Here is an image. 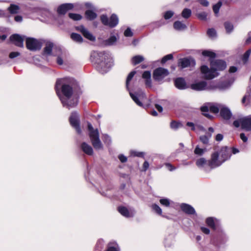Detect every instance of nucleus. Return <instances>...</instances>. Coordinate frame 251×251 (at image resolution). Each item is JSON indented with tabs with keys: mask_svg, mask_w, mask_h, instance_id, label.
Listing matches in <instances>:
<instances>
[{
	"mask_svg": "<svg viewBox=\"0 0 251 251\" xmlns=\"http://www.w3.org/2000/svg\"><path fill=\"white\" fill-rule=\"evenodd\" d=\"M68 78L59 79L56 81L55 89L56 93L59 97L64 106H66L69 109L76 106L78 102V98L73 94L72 88L70 85L65 83ZM69 81H71L69 78Z\"/></svg>",
	"mask_w": 251,
	"mask_h": 251,
	"instance_id": "nucleus-1",
	"label": "nucleus"
},
{
	"mask_svg": "<svg viewBox=\"0 0 251 251\" xmlns=\"http://www.w3.org/2000/svg\"><path fill=\"white\" fill-rule=\"evenodd\" d=\"M91 60L97 64V70L101 74L108 72L113 63L110 55L105 51H92L91 54Z\"/></svg>",
	"mask_w": 251,
	"mask_h": 251,
	"instance_id": "nucleus-2",
	"label": "nucleus"
},
{
	"mask_svg": "<svg viewBox=\"0 0 251 251\" xmlns=\"http://www.w3.org/2000/svg\"><path fill=\"white\" fill-rule=\"evenodd\" d=\"M89 136L94 148L97 150L103 149L102 144L99 138V133L98 129H94L92 125L88 123Z\"/></svg>",
	"mask_w": 251,
	"mask_h": 251,
	"instance_id": "nucleus-3",
	"label": "nucleus"
},
{
	"mask_svg": "<svg viewBox=\"0 0 251 251\" xmlns=\"http://www.w3.org/2000/svg\"><path fill=\"white\" fill-rule=\"evenodd\" d=\"M233 124L236 127L241 126L246 131H251V115L241 118L234 121Z\"/></svg>",
	"mask_w": 251,
	"mask_h": 251,
	"instance_id": "nucleus-4",
	"label": "nucleus"
},
{
	"mask_svg": "<svg viewBox=\"0 0 251 251\" xmlns=\"http://www.w3.org/2000/svg\"><path fill=\"white\" fill-rule=\"evenodd\" d=\"M222 105L219 104L215 103H207L201 107V110L203 112V114L209 119L212 118V116L208 113V111L217 113L219 112V110L221 109Z\"/></svg>",
	"mask_w": 251,
	"mask_h": 251,
	"instance_id": "nucleus-5",
	"label": "nucleus"
},
{
	"mask_svg": "<svg viewBox=\"0 0 251 251\" xmlns=\"http://www.w3.org/2000/svg\"><path fill=\"white\" fill-rule=\"evenodd\" d=\"M129 95L134 101L139 106H143V103H146L147 98L145 94L142 91L132 93L129 91Z\"/></svg>",
	"mask_w": 251,
	"mask_h": 251,
	"instance_id": "nucleus-6",
	"label": "nucleus"
},
{
	"mask_svg": "<svg viewBox=\"0 0 251 251\" xmlns=\"http://www.w3.org/2000/svg\"><path fill=\"white\" fill-rule=\"evenodd\" d=\"M100 20L104 25H107L110 27L116 26L119 23V19L115 14H113L109 19L106 15H102L100 16Z\"/></svg>",
	"mask_w": 251,
	"mask_h": 251,
	"instance_id": "nucleus-7",
	"label": "nucleus"
},
{
	"mask_svg": "<svg viewBox=\"0 0 251 251\" xmlns=\"http://www.w3.org/2000/svg\"><path fill=\"white\" fill-rule=\"evenodd\" d=\"M201 73L203 75V77L206 79H212L214 77L218 76L219 73L211 69V65L210 64V69L206 65H202L201 68Z\"/></svg>",
	"mask_w": 251,
	"mask_h": 251,
	"instance_id": "nucleus-8",
	"label": "nucleus"
},
{
	"mask_svg": "<svg viewBox=\"0 0 251 251\" xmlns=\"http://www.w3.org/2000/svg\"><path fill=\"white\" fill-rule=\"evenodd\" d=\"M190 88L195 91H200L204 90H213L217 88L216 86H207V83L204 81L197 82L191 85Z\"/></svg>",
	"mask_w": 251,
	"mask_h": 251,
	"instance_id": "nucleus-9",
	"label": "nucleus"
},
{
	"mask_svg": "<svg viewBox=\"0 0 251 251\" xmlns=\"http://www.w3.org/2000/svg\"><path fill=\"white\" fill-rule=\"evenodd\" d=\"M26 46L30 50L35 51L41 48V42L33 38H27L26 39Z\"/></svg>",
	"mask_w": 251,
	"mask_h": 251,
	"instance_id": "nucleus-10",
	"label": "nucleus"
},
{
	"mask_svg": "<svg viewBox=\"0 0 251 251\" xmlns=\"http://www.w3.org/2000/svg\"><path fill=\"white\" fill-rule=\"evenodd\" d=\"M168 75L169 71L168 70L160 67L156 69L153 71V78L155 80L160 81Z\"/></svg>",
	"mask_w": 251,
	"mask_h": 251,
	"instance_id": "nucleus-11",
	"label": "nucleus"
},
{
	"mask_svg": "<svg viewBox=\"0 0 251 251\" xmlns=\"http://www.w3.org/2000/svg\"><path fill=\"white\" fill-rule=\"evenodd\" d=\"M210 64L211 69H214L217 72L223 71L226 67V62L222 60H211Z\"/></svg>",
	"mask_w": 251,
	"mask_h": 251,
	"instance_id": "nucleus-12",
	"label": "nucleus"
},
{
	"mask_svg": "<svg viewBox=\"0 0 251 251\" xmlns=\"http://www.w3.org/2000/svg\"><path fill=\"white\" fill-rule=\"evenodd\" d=\"M223 163L218 152H215L211 155V159L209 161V166L214 168L220 166Z\"/></svg>",
	"mask_w": 251,
	"mask_h": 251,
	"instance_id": "nucleus-13",
	"label": "nucleus"
},
{
	"mask_svg": "<svg viewBox=\"0 0 251 251\" xmlns=\"http://www.w3.org/2000/svg\"><path fill=\"white\" fill-rule=\"evenodd\" d=\"M219 155L223 163L230 158L231 155V150L229 148L224 147L221 148Z\"/></svg>",
	"mask_w": 251,
	"mask_h": 251,
	"instance_id": "nucleus-14",
	"label": "nucleus"
},
{
	"mask_svg": "<svg viewBox=\"0 0 251 251\" xmlns=\"http://www.w3.org/2000/svg\"><path fill=\"white\" fill-rule=\"evenodd\" d=\"M78 115L75 112H73L70 117V122L72 126L75 127L77 133L81 132V129L79 127Z\"/></svg>",
	"mask_w": 251,
	"mask_h": 251,
	"instance_id": "nucleus-15",
	"label": "nucleus"
},
{
	"mask_svg": "<svg viewBox=\"0 0 251 251\" xmlns=\"http://www.w3.org/2000/svg\"><path fill=\"white\" fill-rule=\"evenodd\" d=\"M195 65V60L192 58H184L179 59L178 61V65L182 68H186L189 66H193Z\"/></svg>",
	"mask_w": 251,
	"mask_h": 251,
	"instance_id": "nucleus-16",
	"label": "nucleus"
},
{
	"mask_svg": "<svg viewBox=\"0 0 251 251\" xmlns=\"http://www.w3.org/2000/svg\"><path fill=\"white\" fill-rule=\"evenodd\" d=\"M25 37L21 36L19 34H13L10 36L11 41L17 46L23 47Z\"/></svg>",
	"mask_w": 251,
	"mask_h": 251,
	"instance_id": "nucleus-17",
	"label": "nucleus"
},
{
	"mask_svg": "<svg viewBox=\"0 0 251 251\" xmlns=\"http://www.w3.org/2000/svg\"><path fill=\"white\" fill-rule=\"evenodd\" d=\"M118 211L121 215L126 218L132 217L135 213V211L133 209L130 208V209H128L125 206L119 207Z\"/></svg>",
	"mask_w": 251,
	"mask_h": 251,
	"instance_id": "nucleus-18",
	"label": "nucleus"
},
{
	"mask_svg": "<svg viewBox=\"0 0 251 251\" xmlns=\"http://www.w3.org/2000/svg\"><path fill=\"white\" fill-rule=\"evenodd\" d=\"M76 29L82 33L85 38L90 41H94L95 40V37L83 25L76 27Z\"/></svg>",
	"mask_w": 251,
	"mask_h": 251,
	"instance_id": "nucleus-19",
	"label": "nucleus"
},
{
	"mask_svg": "<svg viewBox=\"0 0 251 251\" xmlns=\"http://www.w3.org/2000/svg\"><path fill=\"white\" fill-rule=\"evenodd\" d=\"M74 5L72 3H64L60 5L57 9L59 14H65L68 10L73 8Z\"/></svg>",
	"mask_w": 251,
	"mask_h": 251,
	"instance_id": "nucleus-20",
	"label": "nucleus"
},
{
	"mask_svg": "<svg viewBox=\"0 0 251 251\" xmlns=\"http://www.w3.org/2000/svg\"><path fill=\"white\" fill-rule=\"evenodd\" d=\"M176 87L179 89H185L187 88L185 80L181 77H179L175 80Z\"/></svg>",
	"mask_w": 251,
	"mask_h": 251,
	"instance_id": "nucleus-21",
	"label": "nucleus"
},
{
	"mask_svg": "<svg viewBox=\"0 0 251 251\" xmlns=\"http://www.w3.org/2000/svg\"><path fill=\"white\" fill-rule=\"evenodd\" d=\"M81 149L85 153L88 155H92L93 154V148L90 145L85 142H83L81 144Z\"/></svg>",
	"mask_w": 251,
	"mask_h": 251,
	"instance_id": "nucleus-22",
	"label": "nucleus"
},
{
	"mask_svg": "<svg viewBox=\"0 0 251 251\" xmlns=\"http://www.w3.org/2000/svg\"><path fill=\"white\" fill-rule=\"evenodd\" d=\"M220 114L224 119L226 120L229 119L231 116L230 110L228 108L222 106L220 109Z\"/></svg>",
	"mask_w": 251,
	"mask_h": 251,
	"instance_id": "nucleus-23",
	"label": "nucleus"
},
{
	"mask_svg": "<svg viewBox=\"0 0 251 251\" xmlns=\"http://www.w3.org/2000/svg\"><path fill=\"white\" fill-rule=\"evenodd\" d=\"M180 207L182 210L187 214H193L195 213L194 208L190 205L182 203L180 205Z\"/></svg>",
	"mask_w": 251,
	"mask_h": 251,
	"instance_id": "nucleus-24",
	"label": "nucleus"
},
{
	"mask_svg": "<svg viewBox=\"0 0 251 251\" xmlns=\"http://www.w3.org/2000/svg\"><path fill=\"white\" fill-rule=\"evenodd\" d=\"M242 103L245 105L251 103V86H250V89L248 90L247 94L243 98Z\"/></svg>",
	"mask_w": 251,
	"mask_h": 251,
	"instance_id": "nucleus-25",
	"label": "nucleus"
},
{
	"mask_svg": "<svg viewBox=\"0 0 251 251\" xmlns=\"http://www.w3.org/2000/svg\"><path fill=\"white\" fill-rule=\"evenodd\" d=\"M142 77L145 79L146 85L148 87H151V74L150 71H145L142 75Z\"/></svg>",
	"mask_w": 251,
	"mask_h": 251,
	"instance_id": "nucleus-26",
	"label": "nucleus"
},
{
	"mask_svg": "<svg viewBox=\"0 0 251 251\" xmlns=\"http://www.w3.org/2000/svg\"><path fill=\"white\" fill-rule=\"evenodd\" d=\"M105 251H120V248L116 242H110L107 245Z\"/></svg>",
	"mask_w": 251,
	"mask_h": 251,
	"instance_id": "nucleus-27",
	"label": "nucleus"
},
{
	"mask_svg": "<svg viewBox=\"0 0 251 251\" xmlns=\"http://www.w3.org/2000/svg\"><path fill=\"white\" fill-rule=\"evenodd\" d=\"M174 27L177 30H183L186 28V26L180 21H176L174 24Z\"/></svg>",
	"mask_w": 251,
	"mask_h": 251,
	"instance_id": "nucleus-28",
	"label": "nucleus"
},
{
	"mask_svg": "<svg viewBox=\"0 0 251 251\" xmlns=\"http://www.w3.org/2000/svg\"><path fill=\"white\" fill-rule=\"evenodd\" d=\"M53 47V44L52 43L50 42H47L44 49V53L47 55H50L51 53Z\"/></svg>",
	"mask_w": 251,
	"mask_h": 251,
	"instance_id": "nucleus-29",
	"label": "nucleus"
},
{
	"mask_svg": "<svg viewBox=\"0 0 251 251\" xmlns=\"http://www.w3.org/2000/svg\"><path fill=\"white\" fill-rule=\"evenodd\" d=\"M85 15H86V18L88 20H91V21L95 19L97 17V14L95 12H94L91 10H87L85 12Z\"/></svg>",
	"mask_w": 251,
	"mask_h": 251,
	"instance_id": "nucleus-30",
	"label": "nucleus"
},
{
	"mask_svg": "<svg viewBox=\"0 0 251 251\" xmlns=\"http://www.w3.org/2000/svg\"><path fill=\"white\" fill-rule=\"evenodd\" d=\"M144 59V58L143 56L136 55L132 58L131 62L134 65H135L143 61Z\"/></svg>",
	"mask_w": 251,
	"mask_h": 251,
	"instance_id": "nucleus-31",
	"label": "nucleus"
},
{
	"mask_svg": "<svg viewBox=\"0 0 251 251\" xmlns=\"http://www.w3.org/2000/svg\"><path fill=\"white\" fill-rule=\"evenodd\" d=\"M71 37L73 40L77 43H82L83 41V38L81 36L78 34L73 33L71 35Z\"/></svg>",
	"mask_w": 251,
	"mask_h": 251,
	"instance_id": "nucleus-32",
	"label": "nucleus"
},
{
	"mask_svg": "<svg viewBox=\"0 0 251 251\" xmlns=\"http://www.w3.org/2000/svg\"><path fill=\"white\" fill-rule=\"evenodd\" d=\"M20 7L19 6L11 4L8 8V10L11 14H17L18 13Z\"/></svg>",
	"mask_w": 251,
	"mask_h": 251,
	"instance_id": "nucleus-33",
	"label": "nucleus"
},
{
	"mask_svg": "<svg viewBox=\"0 0 251 251\" xmlns=\"http://www.w3.org/2000/svg\"><path fill=\"white\" fill-rule=\"evenodd\" d=\"M182 126L183 125L180 122H177L176 121H172L170 123V127L174 130H177Z\"/></svg>",
	"mask_w": 251,
	"mask_h": 251,
	"instance_id": "nucleus-34",
	"label": "nucleus"
},
{
	"mask_svg": "<svg viewBox=\"0 0 251 251\" xmlns=\"http://www.w3.org/2000/svg\"><path fill=\"white\" fill-rule=\"evenodd\" d=\"M216 220V219H215L212 217H209L207 218L206 222L209 226L213 228H215V223Z\"/></svg>",
	"mask_w": 251,
	"mask_h": 251,
	"instance_id": "nucleus-35",
	"label": "nucleus"
},
{
	"mask_svg": "<svg viewBox=\"0 0 251 251\" xmlns=\"http://www.w3.org/2000/svg\"><path fill=\"white\" fill-rule=\"evenodd\" d=\"M251 53V49L247 50L242 56V59L244 64H246L249 59V56Z\"/></svg>",
	"mask_w": 251,
	"mask_h": 251,
	"instance_id": "nucleus-36",
	"label": "nucleus"
},
{
	"mask_svg": "<svg viewBox=\"0 0 251 251\" xmlns=\"http://www.w3.org/2000/svg\"><path fill=\"white\" fill-rule=\"evenodd\" d=\"M202 54L203 56L209 57L210 59H213L215 57L216 54L209 50H204L202 51Z\"/></svg>",
	"mask_w": 251,
	"mask_h": 251,
	"instance_id": "nucleus-37",
	"label": "nucleus"
},
{
	"mask_svg": "<svg viewBox=\"0 0 251 251\" xmlns=\"http://www.w3.org/2000/svg\"><path fill=\"white\" fill-rule=\"evenodd\" d=\"M191 13L192 12L190 9L185 8L182 11L181 15L184 18L187 19L191 16Z\"/></svg>",
	"mask_w": 251,
	"mask_h": 251,
	"instance_id": "nucleus-38",
	"label": "nucleus"
},
{
	"mask_svg": "<svg viewBox=\"0 0 251 251\" xmlns=\"http://www.w3.org/2000/svg\"><path fill=\"white\" fill-rule=\"evenodd\" d=\"M222 5V1H219L217 3H216V4L213 5V11L216 15H218L219 10H220V8L221 7Z\"/></svg>",
	"mask_w": 251,
	"mask_h": 251,
	"instance_id": "nucleus-39",
	"label": "nucleus"
},
{
	"mask_svg": "<svg viewBox=\"0 0 251 251\" xmlns=\"http://www.w3.org/2000/svg\"><path fill=\"white\" fill-rule=\"evenodd\" d=\"M135 73L136 72L135 71H132L129 73L127 77L126 81V87L128 90H129L128 85L129 81L132 79Z\"/></svg>",
	"mask_w": 251,
	"mask_h": 251,
	"instance_id": "nucleus-40",
	"label": "nucleus"
},
{
	"mask_svg": "<svg viewBox=\"0 0 251 251\" xmlns=\"http://www.w3.org/2000/svg\"><path fill=\"white\" fill-rule=\"evenodd\" d=\"M211 136V134L209 135V137L206 135H202L200 137V140L203 144L207 145L209 142V139Z\"/></svg>",
	"mask_w": 251,
	"mask_h": 251,
	"instance_id": "nucleus-41",
	"label": "nucleus"
},
{
	"mask_svg": "<svg viewBox=\"0 0 251 251\" xmlns=\"http://www.w3.org/2000/svg\"><path fill=\"white\" fill-rule=\"evenodd\" d=\"M225 27L226 32L228 33H230L233 29V25L229 22H226L225 23Z\"/></svg>",
	"mask_w": 251,
	"mask_h": 251,
	"instance_id": "nucleus-42",
	"label": "nucleus"
},
{
	"mask_svg": "<svg viewBox=\"0 0 251 251\" xmlns=\"http://www.w3.org/2000/svg\"><path fill=\"white\" fill-rule=\"evenodd\" d=\"M69 16L71 19L75 21H78L82 18V16L78 14L69 13Z\"/></svg>",
	"mask_w": 251,
	"mask_h": 251,
	"instance_id": "nucleus-43",
	"label": "nucleus"
},
{
	"mask_svg": "<svg viewBox=\"0 0 251 251\" xmlns=\"http://www.w3.org/2000/svg\"><path fill=\"white\" fill-rule=\"evenodd\" d=\"M152 209L158 215H162V210L160 207L156 204H153L152 205Z\"/></svg>",
	"mask_w": 251,
	"mask_h": 251,
	"instance_id": "nucleus-44",
	"label": "nucleus"
},
{
	"mask_svg": "<svg viewBox=\"0 0 251 251\" xmlns=\"http://www.w3.org/2000/svg\"><path fill=\"white\" fill-rule=\"evenodd\" d=\"M117 41V38L115 36H111L106 41V44L108 45H114Z\"/></svg>",
	"mask_w": 251,
	"mask_h": 251,
	"instance_id": "nucleus-45",
	"label": "nucleus"
},
{
	"mask_svg": "<svg viewBox=\"0 0 251 251\" xmlns=\"http://www.w3.org/2000/svg\"><path fill=\"white\" fill-rule=\"evenodd\" d=\"M206 163V160L204 158H201L198 159L196 161V165L199 167H203V165Z\"/></svg>",
	"mask_w": 251,
	"mask_h": 251,
	"instance_id": "nucleus-46",
	"label": "nucleus"
},
{
	"mask_svg": "<svg viewBox=\"0 0 251 251\" xmlns=\"http://www.w3.org/2000/svg\"><path fill=\"white\" fill-rule=\"evenodd\" d=\"M159 201L162 205L166 207L169 206L170 204V201L168 199H161Z\"/></svg>",
	"mask_w": 251,
	"mask_h": 251,
	"instance_id": "nucleus-47",
	"label": "nucleus"
},
{
	"mask_svg": "<svg viewBox=\"0 0 251 251\" xmlns=\"http://www.w3.org/2000/svg\"><path fill=\"white\" fill-rule=\"evenodd\" d=\"M207 35L211 38H214L216 35V32L214 29L210 28L207 30Z\"/></svg>",
	"mask_w": 251,
	"mask_h": 251,
	"instance_id": "nucleus-48",
	"label": "nucleus"
},
{
	"mask_svg": "<svg viewBox=\"0 0 251 251\" xmlns=\"http://www.w3.org/2000/svg\"><path fill=\"white\" fill-rule=\"evenodd\" d=\"M103 141L104 143L107 145H109L111 142L110 137L107 134H104L103 135Z\"/></svg>",
	"mask_w": 251,
	"mask_h": 251,
	"instance_id": "nucleus-49",
	"label": "nucleus"
},
{
	"mask_svg": "<svg viewBox=\"0 0 251 251\" xmlns=\"http://www.w3.org/2000/svg\"><path fill=\"white\" fill-rule=\"evenodd\" d=\"M174 13L172 11H166L164 14V18L166 20H168L174 15Z\"/></svg>",
	"mask_w": 251,
	"mask_h": 251,
	"instance_id": "nucleus-50",
	"label": "nucleus"
},
{
	"mask_svg": "<svg viewBox=\"0 0 251 251\" xmlns=\"http://www.w3.org/2000/svg\"><path fill=\"white\" fill-rule=\"evenodd\" d=\"M130 154L132 156H134L143 157L144 154V153L143 152H138L136 151H132L130 152Z\"/></svg>",
	"mask_w": 251,
	"mask_h": 251,
	"instance_id": "nucleus-51",
	"label": "nucleus"
},
{
	"mask_svg": "<svg viewBox=\"0 0 251 251\" xmlns=\"http://www.w3.org/2000/svg\"><path fill=\"white\" fill-rule=\"evenodd\" d=\"M204 150L201 149L197 146L194 151V152L196 154L201 155L204 153Z\"/></svg>",
	"mask_w": 251,
	"mask_h": 251,
	"instance_id": "nucleus-52",
	"label": "nucleus"
},
{
	"mask_svg": "<svg viewBox=\"0 0 251 251\" xmlns=\"http://www.w3.org/2000/svg\"><path fill=\"white\" fill-rule=\"evenodd\" d=\"M173 58V55L172 54H168L164 57H163L162 59L161 62L162 63H165L167 61L169 60H171Z\"/></svg>",
	"mask_w": 251,
	"mask_h": 251,
	"instance_id": "nucleus-53",
	"label": "nucleus"
},
{
	"mask_svg": "<svg viewBox=\"0 0 251 251\" xmlns=\"http://www.w3.org/2000/svg\"><path fill=\"white\" fill-rule=\"evenodd\" d=\"M197 16L200 19L204 20L206 19L207 14L204 12H202L198 13Z\"/></svg>",
	"mask_w": 251,
	"mask_h": 251,
	"instance_id": "nucleus-54",
	"label": "nucleus"
},
{
	"mask_svg": "<svg viewBox=\"0 0 251 251\" xmlns=\"http://www.w3.org/2000/svg\"><path fill=\"white\" fill-rule=\"evenodd\" d=\"M124 35L126 37H131L133 35V33L130 28H127L124 32Z\"/></svg>",
	"mask_w": 251,
	"mask_h": 251,
	"instance_id": "nucleus-55",
	"label": "nucleus"
},
{
	"mask_svg": "<svg viewBox=\"0 0 251 251\" xmlns=\"http://www.w3.org/2000/svg\"><path fill=\"white\" fill-rule=\"evenodd\" d=\"M20 54V53L17 51L12 52L9 54V57L11 59H13L19 56Z\"/></svg>",
	"mask_w": 251,
	"mask_h": 251,
	"instance_id": "nucleus-56",
	"label": "nucleus"
},
{
	"mask_svg": "<svg viewBox=\"0 0 251 251\" xmlns=\"http://www.w3.org/2000/svg\"><path fill=\"white\" fill-rule=\"evenodd\" d=\"M118 158L120 161L122 163L126 162L127 161V158L123 154L119 155Z\"/></svg>",
	"mask_w": 251,
	"mask_h": 251,
	"instance_id": "nucleus-57",
	"label": "nucleus"
},
{
	"mask_svg": "<svg viewBox=\"0 0 251 251\" xmlns=\"http://www.w3.org/2000/svg\"><path fill=\"white\" fill-rule=\"evenodd\" d=\"M199 2L204 6H207L209 5V2L207 0H199Z\"/></svg>",
	"mask_w": 251,
	"mask_h": 251,
	"instance_id": "nucleus-58",
	"label": "nucleus"
},
{
	"mask_svg": "<svg viewBox=\"0 0 251 251\" xmlns=\"http://www.w3.org/2000/svg\"><path fill=\"white\" fill-rule=\"evenodd\" d=\"M149 162L147 161H145L143 165V171H146L149 168Z\"/></svg>",
	"mask_w": 251,
	"mask_h": 251,
	"instance_id": "nucleus-59",
	"label": "nucleus"
},
{
	"mask_svg": "<svg viewBox=\"0 0 251 251\" xmlns=\"http://www.w3.org/2000/svg\"><path fill=\"white\" fill-rule=\"evenodd\" d=\"M165 166L166 168L170 171H172L174 170H175V168L173 167L171 164L170 163H166L165 164Z\"/></svg>",
	"mask_w": 251,
	"mask_h": 251,
	"instance_id": "nucleus-60",
	"label": "nucleus"
},
{
	"mask_svg": "<svg viewBox=\"0 0 251 251\" xmlns=\"http://www.w3.org/2000/svg\"><path fill=\"white\" fill-rule=\"evenodd\" d=\"M223 139V135L222 134H218L215 137L217 141H221Z\"/></svg>",
	"mask_w": 251,
	"mask_h": 251,
	"instance_id": "nucleus-61",
	"label": "nucleus"
},
{
	"mask_svg": "<svg viewBox=\"0 0 251 251\" xmlns=\"http://www.w3.org/2000/svg\"><path fill=\"white\" fill-rule=\"evenodd\" d=\"M240 138L244 142H246L248 140V138L246 136L245 134L244 133H242L240 134Z\"/></svg>",
	"mask_w": 251,
	"mask_h": 251,
	"instance_id": "nucleus-62",
	"label": "nucleus"
},
{
	"mask_svg": "<svg viewBox=\"0 0 251 251\" xmlns=\"http://www.w3.org/2000/svg\"><path fill=\"white\" fill-rule=\"evenodd\" d=\"M103 244H104V241L102 239H100L98 241L97 245L98 246H99V247L100 248H101L103 246Z\"/></svg>",
	"mask_w": 251,
	"mask_h": 251,
	"instance_id": "nucleus-63",
	"label": "nucleus"
},
{
	"mask_svg": "<svg viewBox=\"0 0 251 251\" xmlns=\"http://www.w3.org/2000/svg\"><path fill=\"white\" fill-rule=\"evenodd\" d=\"M201 230L205 234H208L210 233L209 229L206 227H201Z\"/></svg>",
	"mask_w": 251,
	"mask_h": 251,
	"instance_id": "nucleus-64",
	"label": "nucleus"
}]
</instances>
